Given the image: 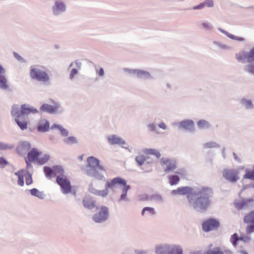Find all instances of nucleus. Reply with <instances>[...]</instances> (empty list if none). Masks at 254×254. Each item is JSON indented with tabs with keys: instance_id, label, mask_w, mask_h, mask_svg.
Masks as SVG:
<instances>
[{
	"instance_id": "nucleus-35",
	"label": "nucleus",
	"mask_w": 254,
	"mask_h": 254,
	"mask_svg": "<svg viewBox=\"0 0 254 254\" xmlns=\"http://www.w3.org/2000/svg\"><path fill=\"white\" fill-rule=\"evenodd\" d=\"M238 240H240V238L238 237V235L236 233L233 234L230 238L231 242L235 247L236 246V243Z\"/></svg>"
},
{
	"instance_id": "nucleus-30",
	"label": "nucleus",
	"mask_w": 254,
	"mask_h": 254,
	"mask_svg": "<svg viewBox=\"0 0 254 254\" xmlns=\"http://www.w3.org/2000/svg\"><path fill=\"white\" fill-rule=\"evenodd\" d=\"M147 211L148 212V213L150 215H154L155 213V211L154 210V209L152 207H144L141 212L142 215H144L145 214V212Z\"/></svg>"
},
{
	"instance_id": "nucleus-25",
	"label": "nucleus",
	"mask_w": 254,
	"mask_h": 254,
	"mask_svg": "<svg viewBox=\"0 0 254 254\" xmlns=\"http://www.w3.org/2000/svg\"><path fill=\"white\" fill-rule=\"evenodd\" d=\"M247 53L245 52L240 53L236 54V59L239 62L244 61L245 60L248 61Z\"/></svg>"
},
{
	"instance_id": "nucleus-48",
	"label": "nucleus",
	"mask_w": 254,
	"mask_h": 254,
	"mask_svg": "<svg viewBox=\"0 0 254 254\" xmlns=\"http://www.w3.org/2000/svg\"><path fill=\"white\" fill-rule=\"evenodd\" d=\"M159 126L160 128L165 129L166 128V126L164 123H161L159 125Z\"/></svg>"
},
{
	"instance_id": "nucleus-31",
	"label": "nucleus",
	"mask_w": 254,
	"mask_h": 254,
	"mask_svg": "<svg viewBox=\"0 0 254 254\" xmlns=\"http://www.w3.org/2000/svg\"><path fill=\"white\" fill-rule=\"evenodd\" d=\"M133 73L136 74L139 77H142L143 76H148L149 74L148 72L144 71L142 70L135 69L133 71Z\"/></svg>"
},
{
	"instance_id": "nucleus-39",
	"label": "nucleus",
	"mask_w": 254,
	"mask_h": 254,
	"mask_svg": "<svg viewBox=\"0 0 254 254\" xmlns=\"http://www.w3.org/2000/svg\"><path fill=\"white\" fill-rule=\"evenodd\" d=\"M13 148L12 146H9L3 142H0V150H7Z\"/></svg>"
},
{
	"instance_id": "nucleus-21",
	"label": "nucleus",
	"mask_w": 254,
	"mask_h": 254,
	"mask_svg": "<svg viewBox=\"0 0 254 254\" xmlns=\"http://www.w3.org/2000/svg\"><path fill=\"white\" fill-rule=\"evenodd\" d=\"M65 10L64 4L60 2L57 1L55 3V7L54 8V12L57 14L58 11H63Z\"/></svg>"
},
{
	"instance_id": "nucleus-19",
	"label": "nucleus",
	"mask_w": 254,
	"mask_h": 254,
	"mask_svg": "<svg viewBox=\"0 0 254 254\" xmlns=\"http://www.w3.org/2000/svg\"><path fill=\"white\" fill-rule=\"evenodd\" d=\"M83 206L88 209H92L95 206V202L91 198L86 197L83 199Z\"/></svg>"
},
{
	"instance_id": "nucleus-4",
	"label": "nucleus",
	"mask_w": 254,
	"mask_h": 254,
	"mask_svg": "<svg viewBox=\"0 0 254 254\" xmlns=\"http://www.w3.org/2000/svg\"><path fill=\"white\" fill-rule=\"evenodd\" d=\"M87 163L85 170L86 174L96 179L102 180L104 176L99 173V171H103L104 168L100 165L99 160L93 156H90L87 159Z\"/></svg>"
},
{
	"instance_id": "nucleus-12",
	"label": "nucleus",
	"mask_w": 254,
	"mask_h": 254,
	"mask_svg": "<svg viewBox=\"0 0 254 254\" xmlns=\"http://www.w3.org/2000/svg\"><path fill=\"white\" fill-rule=\"evenodd\" d=\"M192 189L189 187H179L176 190H172L173 194H187V197L189 199L190 202H191V195L190 193H191Z\"/></svg>"
},
{
	"instance_id": "nucleus-6",
	"label": "nucleus",
	"mask_w": 254,
	"mask_h": 254,
	"mask_svg": "<svg viewBox=\"0 0 254 254\" xmlns=\"http://www.w3.org/2000/svg\"><path fill=\"white\" fill-rule=\"evenodd\" d=\"M56 182L60 186L62 192L64 194L71 193L73 195L76 194V190L73 187L70 181L66 176H59L56 178Z\"/></svg>"
},
{
	"instance_id": "nucleus-8",
	"label": "nucleus",
	"mask_w": 254,
	"mask_h": 254,
	"mask_svg": "<svg viewBox=\"0 0 254 254\" xmlns=\"http://www.w3.org/2000/svg\"><path fill=\"white\" fill-rule=\"evenodd\" d=\"M30 75L32 79L39 81L46 82L49 80V76L45 71L36 68L31 69Z\"/></svg>"
},
{
	"instance_id": "nucleus-15",
	"label": "nucleus",
	"mask_w": 254,
	"mask_h": 254,
	"mask_svg": "<svg viewBox=\"0 0 254 254\" xmlns=\"http://www.w3.org/2000/svg\"><path fill=\"white\" fill-rule=\"evenodd\" d=\"M108 141L111 144L124 145L125 144V142L124 140L115 135L108 136Z\"/></svg>"
},
{
	"instance_id": "nucleus-7",
	"label": "nucleus",
	"mask_w": 254,
	"mask_h": 254,
	"mask_svg": "<svg viewBox=\"0 0 254 254\" xmlns=\"http://www.w3.org/2000/svg\"><path fill=\"white\" fill-rule=\"evenodd\" d=\"M43 171L45 176L51 179L53 176H66L64 175V170L62 166L55 165L52 168L48 166H45L43 168Z\"/></svg>"
},
{
	"instance_id": "nucleus-43",
	"label": "nucleus",
	"mask_w": 254,
	"mask_h": 254,
	"mask_svg": "<svg viewBox=\"0 0 254 254\" xmlns=\"http://www.w3.org/2000/svg\"><path fill=\"white\" fill-rule=\"evenodd\" d=\"M204 6L212 7L213 5V1L212 0H206L204 3Z\"/></svg>"
},
{
	"instance_id": "nucleus-13",
	"label": "nucleus",
	"mask_w": 254,
	"mask_h": 254,
	"mask_svg": "<svg viewBox=\"0 0 254 254\" xmlns=\"http://www.w3.org/2000/svg\"><path fill=\"white\" fill-rule=\"evenodd\" d=\"M238 172L234 170H225L223 172V176L225 179L231 182H236L239 178Z\"/></svg>"
},
{
	"instance_id": "nucleus-55",
	"label": "nucleus",
	"mask_w": 254,
	"mask_h": 254,
	"mask_svg": "<svg viewBox=\"0 0 254 254\" xmlns=\"http://www.w3.org/2000/svg\"><path fill=\"white\" fill-rule=\"evenodd\" d=\"M203 26L205 27H208V25L207 23H204L202 24Z\"/></svg>"
},
{
	"instance_id": "nucleus-54",
	"label": "nucleus",
	"mask_w": 254,
	"mask_h": 254,
	"mask_svg": "<svg viewBox=\"0 0 254 254\" xmlns=\"http://www.w3.org/2000/svg\"><path fill=\"white\" fill-rule=\"evenodd\" d=\"M236 207L239 208V209H240V208H242L243 207V206L242 205H239V204H237V206Z\"/></svg>"
},
{
	"instance_id": "nucleus-22",
	"label": "nucleus",
	"mask_w": 254,
	"mask_h": 254,
	"mask_svg": "<svg viewBox=\"0 0 254 254\" xmlns=\"http://www.w3.org/2000/svg\"><path fill=\"white\" fill-rule=\"evenodd\" d=\"M143 153L145 155L152 154L155 155L157 157H159L160 154L159 152L153 149H145L143 151Z\"/></svg>"
},
{
	"instance_id": "nucleus-2",
	"label": "nucleus",
	"mask_w": 254,
	"mask_h": 254,
	"mask_svg": "<svg viewBox=\"0 0 254 254\" xmlns=\"http://www.w3.org/2000/svg\"><path fill=\"white\" fill-rule=\"evenodd\" d=\"M36 112L37 111L36 109L30 108L24 104L21 106L20 109H19L16 106H14L12 109L11 115L15 117V122L20 129L24 130L27 128V115L30 113Z\"/></svg>"
},
{
	"instance_id": "nucleus-41",
	"label": "nucleus",
	"mask_w": 254,
	"mask_h": 254,
	"mask_svg": "<svg viewBox=\"0 0 254 254\" xmlns=\"http://www.w3.org/2000/svg\"><path fill=\"white\" fill-rule=\"evenodd\" d=\"M244 103L247 109L252 108L253 107V105L250 101L245 100Z\"/></svg>"
},
{
	"instance_id": "nucleus-32",
	"label": "nucleus",
	"mask_w": 254,
	"mask_h": 254,
	"mask_svg": "<svg viewBox=\"0 0 254 254\" xmlns=\"http://www.w3.org/2000/svg\"><path fill=\"white\" fill-rule=\"evenodd\" d=\"M197 125L200 128H205L209 127L208 123L204 120L199 121L197 123Z\"/></svg>"
},
{
	"instance_id": "nucleus-52",
	"label": "nucleus",
	"mask_w": 254,
	"mask_h": 254,
	"mask_svg": "<svg viewBox=\"0 0 254 254\" xmlns=\"http://www.w3.org/2000/svg\"><path fill=\"white\" fill-rule=\"evenodd\" d=\"M4 72V69L0 65V74Z\"/></svg>"
},
{
	"instance_id": "nucleus-56",
	"label": "nucleus",
	"mask_w": 254,
	"mask_h": 254,
	"mask_svg": "<svg viewBox=\"0 0 254 254\" xmlns=\"http://www.w3.org/2000/svg\"><path fill=\"white\" fill-rule=\"evenodd\" d=\"M241 253L242 254H249L248 253H247L246 252H245L244 251H241Z\"/></svg>"
},
{
	"instance_id": "nucleus-11",
	"label": "nucleus",
	"mask_w": 254,
	"mask_h": 254,
	"mask_svg": "<svg viewBox=\"0 0 254 254\" xmlns=\"http://www.w3.org/2000/svg\"><path fill=\"white\" fill-rule=\"evenodd\" d=\"M219 226V221L213 218H210L205 220L202 224L203 229L205 232L212 230L218 228Z\"/></svg>"
},
{
	"instance_id": "nucleus-49",
	"label": "nucleus",
	"mask_w": 254,
	"mask_h": 254,
	"mask_svg": "<svg viewBox=\"0 0 254 254\" xmlns=\"http://www.w3.org/2000/svg\"><path fill=\"white\" fill-rule=\"evenodd\" d=\"M148 127L151 130L153 131L155 129V126L154 124H150L148 126Z\"/></svg>"
},
{
	"instance_id": "nucleus-16",
	"label": "nucleus",
	"mask_w": 254,
	"mask_h": 254,
	"mask_svg": "<svg viewBox=\"0 0 254 254\" xmlns=\"http://www.w3.org/2000/svg\"><path fill=\"white\" fill-rule=\"evenodd\" d=\"M162 162L163 164L166 165V169L165 172H167L169 171H172L176 168V162L174 160H171L168 159H165L162 160Z\"/></svg>"
},
{
	"instance_id": "nucleus-46",
	"label": "nucleus",
	"mask_w": 254,
	"mask_h": 254,
	"mask_svg": "<svg viewBox=\"0 0 254 254\" xmlns=\"http://www.w3.org/2000/svg\"><path fill=\"white\" fill-rule=\"evenodd\" d=\"M77 73V70L76 69H72L71 71L70 74V78H73L74 75Z\"/></svg>"
},
{
	"instance_id": "nucleus-14",
	"label": "nucleus",
	"mask_w": 254,
	"mask_h": 254,
	"mask_svg": "<svg viewBox=\"0 0 254 254\" xmlns=\"http://www.w3.org/2000/svg\"><path fill=\"white\" fill-rule=\"evenodd\" d=\"M59 108V104L57 103L54 102L53 105L44 104L41 106L40 109L42 111L51 114H54L57 112Z\"/></svg>"
},
{
	"instance_id": "nucleus-36",
	"label": "nucleus",
	"mask_w": 254,
	"mask_h": 254,
	"mask_svg": "<svg viewBox=\"0 0 254 254\" xmlns=\"http://www.w3.org/2000/svg\"><path fill=\"white\" fill-rule=\"evenodd\" d=\"M245 70L252 74H254V64H249L245 66Z\"/></svg>"
},
{
	"instance_id": "nucleus-50",
	"label": "nucleus",
	"mask_w": 254,
	"mask_h": 254,
	"mask_svg": "<svg viewBox=\"0 0 254 254\" xmlns=\"http://www.w3.org/2000/svg\"><path fill=\"white\" fill-rule=\"evenodd\" d=\"M99 74L100 75V76H102L103 75L104 73V70L103 68H100L99 71V72H98Z\"/></svg>"
},
{
	"instance_id": "nucleus-26",
	"label": "nucleus",
	"mask_w": 254,
	"mask_h": 254,
	"mask_svg": "<svg viewBox=\"0 0 254 254\" xmlns=\"http://www.w3.org/2000/svg\"><path fill=\"white\" fill-rule=\"evenodd\" d=\"M0 88L4 89L8 88L6 79L3 75H0Z\"/></svg>"
},
{
	"instance_id": "nucleus-38",
	"label": "nucleus",
	"mask_w": 254,
	"mask_h": 254,
	"mask_svg": "<svg viewBox=\"0 0 254 254\" xmlns=\"http://www.w3.org/2000/svg\"><path fill=\"white\" fill-rule=\"evenodd\" d=\"M25 179H26V184L27 185H30L32 184L33 180H32V177L31 175L29 174V173H27L26 174L25 176Z\"/></svg>"
},
{
	"instance_id": "nucleus-5",
	"label": "nucleus",
	"mask_w": 254,
	"mask_h": 254,
	"mask_svg": "<svg viewBox=\"0 0 254 254\" xmlns=\"http://www.w3.org/2000/svg\"><path fill=\"white\" fill-rule=\"evenodd\" d=\"M211 193V190L206 188H203L196 192L194 195L197 197L193 203L194 208L202 210L206 209L210 204L209 198Z\"/></svg>"
},
{
	"instance_id": "nucleus-29",
	"label": "nucleus",
	"mask_w": 254,
	"mask_h": 254,
	"mask_svg": "<svg viewBox=\"0 0 254 254\" xmlns=\"http://www.w3.org/2000/svg\"><path fill=\"white\" fill-rule=\"evenodd\" d=\"M244 177L246 179L254 180V169L252 170H247Z\"/></svg>"
},
{
	"instance_id": "nucleus-17",
	"label": "nucleus",
	"mask_w": 254,
	"mask_h": 254,
	"mask_svg": "<svg viewBox=\"0 0 254 254\" xmlns=\"http://www.w3.org/2000/svg\"><path fill=\"white\" fill-rule=\"evenodd\" d=\"M232 252L229 250L222 251L220 247H215L212 250L207 251L205 254H231Z\"/></svg>"
},
{
	"instance_id": "nucleus-20",
	"label": "nucleus",
	"mask_w": 254,
	"mask_h": 254,
	"mask_svg": "<svg viewBox=\"0 0 254 254\" xmlns=\"http://www.w3.org/2000/svg\"><path fill=\"white\" fill-rule=\"evenodd\" d=\"M244 221L246 224H254V210L251 211L245 216Z\"/></svg>"
},
{
	"instance_id": "nucleus-23",
	"label": "nucleus",
	"mask_w": 254,
	"mask_h": 254,
	"mask_svg": "<svg viewBox=\"0 0 254 254\" xmlns=\"http://www.w3.org/2000/svg\"><path fill=\"white\" fill-rule=\"evenodd\" d=\"M169 183L171 185L177 184L180 181L179 177L177 175H172L169 177Z\"/></svg>"
},
{
	"instance_id": "nucleus-51",
	"label": "nucleus",
	"mask_w": 254,
	"mask_h": 254,
	"mask_svg": "<svg viewBox=\"0 0 254 254\" xmlns=\"http://www.w3.org/2000/svg\"><path fill=\"white\" fill-rule=\"evenodd\" d=\"M14 55L15 57L17 59H18V60H20V59H21L20 56H19L17 54H16V53H14Z\"/></svg>"
},
{
	"instance_id": "nucleus-9",
	"label": "nucleus",
	"mask_w": 254,
	"mask_h": 254,
	"mask_svg": "<svg viewBox=\"0 0 254 254\" xmlns=\"http://www.w3.org/2000/svg\"><path fill=\"white\" fill-rule=\"evenodd\" d=\"M156 252L158 254H183L182 249L179 246L170 247L160 246L156 248Z\"/></svg>"
},
{
	"instance_id": "nucleus-57",
	"label": "nucleus",
	"mask_w": 254,
	"mask_h": 254,
	"mask_svg": "<svg viewBox=\"0 0 254 254\" xmlns=\"http://www.w3.org/2000/svg\"><path fill=\"white\" fill-rule=\"evenodd\" d=\"M190 254H198V253L192 252Z\"/></svg>"
},
{
	"instance_id": "nucleus-10",
	"label": "nucleus",
	"mask_w": 254,
	"mask_h": 254,
	"mask_svg": "<svg viewBox=\"0 0 254 254\" xmlns=\"http://www.w3.org/2000/svg\"><path fill=\"white\" fill-rule=\"evenodd\" d=\"M108 208L105 206H103L100 207L99 212L93 216L92 219L95 222L100 223L106 220L108 217Z\"/></svg>"
},
{
	"instance_id": "nucleus-1",
	"label": "nucleus",
	"mask_w": 254,
	"mask_h": 254,
	"mask_svg": "<svg viewBox=\"0 0 254 254\" xmlns=\"http://www.w3.org/2000/svg\"><path fill=\"white\" fill-rule=\"evenodd\" d=\"M117 186L122 187L123 193L121 194L119 200H125L127 198V193L129 188V186L127 185L126 181L120 177L114 178L110 181H107L106 189L102 190H96L93 193L98 196L105 197L108 193V189H114Z\"/></svg>"
},
{
	"instance_id": "nucleus-37",
	"label": "nucleus",
	"mask_w": 254,
	"mask_h": 254,
	"mask_svg": "<svg viewBox=\"0 0 254 254\" xmlns=\"http://www.w3.org/2000/svg\"><path fill=\"white\" fill-rule=\"evenodd\" d=\"M246 228L247 234H251L254 232V224H248Z\"/></svg>"
},
{
	"instance_id": "nucleus-40",
	"label": "nucleus",
	"mask_w": 254,
	"mask_h": 254,
	"mask_svg": "<svg viewBox=\"0 0 254 254\" xmlns=\"http://www.w3.org/2000/svg\"><path fill=\"white\" fill-rule=\"evenodd\" d=\"M8 164V162L3 158L0 157V167L4 168Z\"/></svg>"
},
{
	"instance_id": "nucleus-18",
	"label": "nucleus",
	"mask_w": 254,
	"mask_h": 254,
	"mask_svg": "<svg viewBox=\"0 0 254 254\" xmlns=\"http://www.w3.org/2000/svg\"><path fill=\"white\" fill-rule=\"evenodd\" d=\"M26 172L24 170H21L15 173V175L18 177L17 184L20 186H23L24 184V177L26 176Z\"/></svg>"
},
{
	"instance_id": "nucleus-34",
	"label": "nucleus",
	"mask_w": 254,
	"mask_h": 254,
	"mask_svg": "<svg viewBox=\"0 0 254 254\" xmlns=\"http://www.w3.org/2000/svg\"><path fill=\"white\" fill-rule=\"evenodd\" d=\"M30 191L32 195L36 196L40 198L42 197V193L36 189H32L30 190Z\"/></svg>"
},
{
	"instance_id": "nucleus-42",
	"label": "nucleus",
	"mask_w": 254,
	"mask_h": 254,
	"mask_svg": "<svg viewBox=\"0 0 254 254\" xmlns=\"http://www.w3.org/2000/svg\"><path fill=\"white\" fill-rule=\"evenodd\" d=\"M65 141L67 143H74L76 142V139L73 137H69L66 139Z\"/></svg>"
},
{
	"instance_id": "nucleus-45",
	"label": "nucleus",
	"mask_w": 254,
	"mask_h": 254,
	"mask_svg": "<svg viewBox=\"0 0 254 254\" xmlns=\"http://www.w3.org/2000/svg\"><path fill=\"white\" fill-rule=\"evenodd\" d=\"M251 238L247 236H241L240 237V240L244 241L245 242H248Z\"/></svg>"
},
{
	"instance_id": "nucleus-3",
	"label": "nucleus",
	"mask_w": 254,
	"mask_h": 254,
	"mask_svg": "<svg viewBox=\"0 0 254 254\" xmlns=\"http://www.w3.org/2000/svg\"><path fill=\"white\" fill-rule=\"evenodd\" d=\"M51 156L49 154L44 153L36 148H32L28 152L26 159L27 167L31 166L30 163L35 162L36 164L42 165L47 163L50 159Z\"/></svg>"
},
{
	"instance_id": "nucleus-44",
	"label": "nucleus",
	"mask_w": 254,
	"mask_h": 254,
	"mask_svg": "<svg viewBox=\"0 0 254 254\" xmlns=\"http://www.w3.org/2000/svg\"><path fill=\"white\" fill-rule=\"evenodd\" d=\"M217 146V144L213 142H208L206 143L205 144V147L206 148H211V147H214Z\"/></svg>"
},
{
	"instance_id": "nucleus-27",
	"label": "nucleus",
	"mask_w": 254,
	"mask_h": 254,
	"mask_svg": "<svg viewBox=\"0 0 254 254\" xmlns=\"http://www.w3.org/2000/svg\"><path fill=\"white\" fill-rule=\"evenodd\" d=\"M49 128V124L48 122H46L43 124L40 125L38 127L37 129L40 131H46L48 130Z\"/></svg>"
},
{
	"instance_id": "nucleus-33",
	"label": "nucleus",
	"mask_w": 254,
	"mask_h": 254,
	"mask_svg": "<svg viewBox=\"0 0 254 254\" xmlns=\"http://www.w3.org/2000/svg\"><path fill=\"white\" fill-rule=\"evenodd\" d=\"M248 62H254V47L251 50L249 53H247Z\"/></svg>"
},
{
	"instance_id": "nucleus-24",
	"label": "nucleus",
	"mask_w": 254,
	"mask_h": 254,
	"mask_svg": "<svg viewBox=\"0 0 254 254\" xmlns=\"http://www.w3.org/2000/svg\"><path fill=\"white\" fill-rule=\"evenodd\" d=\"M147 158V157L145 156L144 155L139 154L136 157L135 160L138 165L141 166L144 163Z\"/></svg>"
},
{
	"instance_id": "nucleus-47",
	"label": "nucleus",
	"mask_w": 254,
	"mask_h": 254,
	"mask_svg": "<svg viewBox=\"0 0 254 254\" xmlns=\"http://www.w3.org/2000/svg\"><path fill=\"white\" fill-rule=\"evenodd\" d=\"M204 7V4L203 3H201L200 4L195 6L193 7L194 9H201Z\"/></svg>"
},
{
	"instance_id": "nucleus-58",
	"label": "nucleus",
	"mask_w": 254,
	"mask_h": 254,
	"mask_svg": "<svg viewBox=\"0 0 254 254\" xmlns=\"http://www.w3.org/2000/svg\"><path fill=\"white\" fill-rule=\"evenodd\" d=\"M80 159H82V156H80Z\"/></svg>"
},
{
	"instance_id": "nucleus-53",
	"label": "nucleus",
	"mask_w": 254,
	"mask_h": 254,
	"mask_svg": "<svg viewBox=\"0 0 254 254\" xmlns=\"http://www.w3.org/2000/svg\"><path fill=\"white\" fill-rule=\"evenodd\" d=\"M62 131L64 135H67V131L65 129H63Z\"/></svg>"
},
{
	"instance_id": "nucleus-28",
	"label": "nucleus",
	"mask_w": 254,
	"mask_h": 254,
	"mask_svg": "<svg viewBox=\"0 0 254 254\" xmlns=\"http://www.w3.org/2000/svg\"><path fill=\"white\" fill-rule=\"evenodd\" d=\"M181 126L185 128L189 129L193 126V123L191 121H184L181 123Z\"/></svg>"
}]
</instances>
